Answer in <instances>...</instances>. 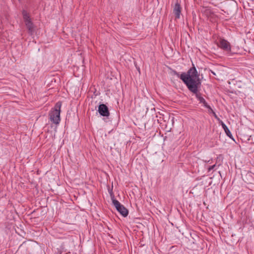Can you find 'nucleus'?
<instances>
[{
  "mask_svg": "<svg viewBox=\"0 0 254 254\" xmlns=\"http://www.w3.org/2000/svg\"><path fill=\"white\" fill-rule=\"evenodd\" d=\"M62 103L57 102L55 107L49 113V119L51 122L56 125H58L61 121L60 113Z\"/></svg>",
  "mask_w": 254,
  "mask_h": 254,
  "instance_id": "obj_2",
  "label": "nucleus"
},
{
  "mask_svg": "<svg viewBox=\"0 0 254 254\" xmlns=\"http://www.w3.org/2000/svg\"><path fill=\"white\" fill-rule=\"evenodd\" d=\"M217 44L219 47L223 49L224 51L230 53L231 51V46L230 43L222 38H220L218 40Z\"/></svg>",
  "mask_w": 254,
  "mask_h": 254,
  "instance_id": "obj_4",
  "label": "nucleus"
},
{
  "mask_svg": "<svg viewBox=\"0 0 254 254\" xmlns=\"http://www.w3.org/2000/svg\"><path fill=\"white\" fill-rule=\"evenodd\" d=\"M98 112L102 116L108 117L110 115V113L107 106L104 104H100L99 106Z\"/></svg>",
  "mask_w": 254,
  "mask_h": 254,
  "instance_id": "obj_5",
  "label": "nucleus"
},
{
  "mask_svg": "<svg viewBox=\"0 0 254 254\" xmlns=\"http://www.w3.org/2000/svg\"><path fill=\"white\" fill-rule=\"evenodd\" d=\"M26 26L28 30V33L31 35L33 34L34 32V28L33 26V23L30 20H27V21L25 22Z\"/></svg>",
  "mask_w": 254,
  "mask_h": 254,
  "instance_id": "obj_7",
  "label": "nucleus"
},
{
  "mask_svg": "<svg viewBox=\"0 0 254 254\" xmlns=\"http://www.w3.org/2000/svg\"><path fill=\"white\" fill-rule=\"evenodd\" d=\"M22 15L24 22L27 21V20H31L29 15L26 11L23 10L22 11Z\"/></svg>",
  "mask_w": 254,
  "mask_h": 254,
  "instance_id": "obj_9",
  "label": "nucleus"
},
{
  "mask_svg": "<svg viewBox=\"0 0 254 254\" xmlns=\"http://www.w3.org/2000/svg\"><path fill=\"white\" fill-rule=\"evenodd\" d=\"M202 103H203V106H204L205 107H206V108H207V109H208L210 110L212 112H213V111L212 109H211V108L210 107V106L207 104V103H206V102L205 101V100H204V102H203Z\"/></svg>",
  "mask_w": 254,
  "mask_h": 254,
  "instance_id": "obj_10",
  "label": "nucleus"
},
{
  "mask_svg": "<svg viewBox=\"0 0 254 254\" xmlns=\"http://www.w3.org/2000/svg\"><path fill=\"white\" fill-rule=\"evenodd\" d=\"M180 79L186 85L189 90L195 94V96L200 103L204 102L205 99L198 92L201 86V81L196 68L193 64L192 67L189 69L187 73L183 72L181 74Z\"/></svg>",
  "mask_w": 254,
  "mask_h": 254,
  "instance_id": "obj_1",
  "label": "nucleus"
},
{
  "mask_svg": "<svg viewBox=\"0 0 254 254\" xmlns=\"http://www.w3.org/2000/svg\"><path fill=\"white\" fill-rule=\"evenodd\" d=\"M210 71H211V72L213 75H216V73H215L214 71H213L212 70H210Z\"/></svg>",
  "mask_w": 254,
  "mask_h": 254,
  "instance_id": "obj_14",
  "label": "nucleus"
},
{
  "mask_svg": "<svg viewBox=\"0 0 254 254\" xmlns=\"http://www.w3.org/2000/svg\"><path fill=\"white\" fill-rule=\"evenodd\" d=\"M172 73L174 75H177L178 77L180 78L181 75H180L179 73L177 72L176 71L173 70Z\"/></svg>",
  "mask_w": 254,
  "mask_h": 254,
  "instance_id": "obj_11",
  "label": "nucleus"
},
{
  "mask_svg": "<svg viewBox=\"0 0 254 254\" xmlns=\"http://www.w3.org/2000/svg\"><path fill=\"white\" fill-rule=\"evenodd\" d=\"M220 124L222 126L227 135L229 136L230 138H232V134H231L230 131L229 130L226 125L222 121H220Z\"/></svg>",
  "mask_w": 254,
  "mask_h": 254,
  "instance_id": "obj_8",
  "label": "nucleus"
},
{
  "mask_svg": "<svg viewBox=\"0 0 254 254\" xmlns=\"http://www.w3.org/2000/svg\"><path fill=\"white\" fill-rule=\"evenodd\" d=\"M213 114H214V116L215 117V118L219 121V122L220 123V121H221L219 118L217 116V115H216V114L213 112Z\"/></svg>",
  "mask_w": 254,
  "mask_h": 254,
  "instance_id": "obj_13",
  "label": "nucleus"
},
{
  "mask_svg": "<svg viewBox=\"0 0 254 254\" xmlns=\"http://www.w3.org/2000/svg\"><path fill=\"white\" fill-rule=\"evenodd\" d=\"M110 194L112 200L113 204L116 207V209L124 217H126L128 214V210L120 202L115 198L114 194L111 190L110 191Z\"/></svg>",
  "mask_w": 254,
  "mask_h": 254,
  "instance_id": "obj_3",
  "label": "nucleus"
},
{
  "mask_svg": "<svg viewBox=\"0 0 254 254\" xmlns=\"http://www.w3.org/2000/svg\"><path fill=\"white\" fill-rule=\"evenodd\" d=\"M181 12V7L180 4L177 2L173 8V13L175 15V17L177 19H179L180 17V14Z\"/></svg>",
  "mask_w": 254,
  "mask_h": 254,
  "instance_id": "obj_6",
  "label": "nucleus"
},
{
  "mask_svg": "<svg viewBox=\"0 0 254 254\" xmlns=\"http://www.w3.org/2000/svg\"><path fill=\"white\" fill-rule=\"evenodd\" d=\"M215 167V165H213L212 166H210L208 168V171H210L211 170H213L214 168Z\"/></svg>",
  "mask_w": 254,
  "mask_h": 254,
  "instance_id": "obj_12",
  "label": "nucleus"
}]
</instances>
